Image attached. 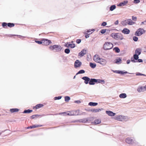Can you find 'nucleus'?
Instances as JSON below:
<instances>
[{"label":"nucleus","instance_id":"nucleus-1","mask_svg":"<svg viewBox=\"0 0 146 146\" xmlns=\"http://www.w3.org/2000/svg\"><path fill=\"white\" fill-rule=\"evenodd\" d=\"M65 114V115H79L78 110L71 111H68L67 112H63L60 113V114Z\"/></svg>","mask_w":146,"mask_h":146},{"label":"nucleus","instance_id":"nucleus-2","mask_svg":"<svg viewBox=\"0 0 146 146\" xmlns=\"http://www.w3.org/2000/svg\"><path fill=\"white\" fill-rule=\"evenodd\" d=\"M135 22L133 21L131 19H130L123 21L121 22L123 26L127 25H132L135 24Z\"/></svg>","mask_w":146,"mask_h":146},{"label":"nucleus","instance_id":"nucleus-3","mask_svg":"<svg viewBox=\"0 0 146 146\" xmlns=\"http://www.w3.org/2000/svg\"><path fill=\"white\" fill-rule=\"evenodd\" d=\"M113 44L109 42H106L104 44L103 48L105 50H110L113 47Z\"/></svg>","mask_w":146,"mask_h":146},{"label":"nucleus","instance_id":"nucleus-4","mask_svg":"<svg viewBox=\"0 0 146 146\" xmlns=\"http://www.w3.org/2000/svg\"><path fill=\"white\" fill-rule=\"evenodd\" d=\"M49 48L51 50H55L56 51L59 52L61 50L62 48L60 45H55L53 46H50Z\"/></svg>","mask_w":146,"mask_h":146},{"label":"nucleus","instance_id":"nucleus-5","mask_svg":"<svg viewBox=\"0 0 146 146\" xmlns=\"http://www.w3.org/2000/svg\"><path fill=\"white\" fill-rule=\"evenodd\" d=\"M111 36L113 38H114L117 40H122L123 38L121 37L122 35L118 33H112Z\"/></svg>","mask_w":146,"mask_h":146},{"label":"nucleus","instance_id":"nucleus-6","mask_svg":"<svg viewBox=\"0 0 146 146\" xmlns=\"http://www.w3.org/2000/svg\"><path fill=\"white\" fill-rule=\"evenodd\" d=\"M145 31L143 29L139 28L136 32L135 35L137 36H141L144 33Z\"/></svg>","mask_w":146,"mask_h":146},{"label":"nucleus","instance_id":"nucleus-7","mask_svg":"<svg viewBox=\"0 0 146 146\" xmlns=\"http://www.w3.org/2000/svg\"><path fill=\"white\" fill-rule=\"evenodd\" d=\"M42 44L43 45L47 46L49 45L51 43L50 40L47 39L43 38L42 39Z\"/></svg>","mask_w":146,"mask_h":146},{"label":"nucleus","instance_id":"nucleus-8","mask_svg":"<svg viewBox=\"0 0 146 146\" xmlns=\"http://www.w3.org/2000/svg\"><path fill=\"white\" fill-rule=\"evenodd\" d=\"M103 82L104 83V81L103 80L100 79H92V85H94L95 83H101Z\"/></svg>","mask_w":146,"mask_h":146},{"label":"nucleus","instance_id":"nucleus-9","mask_svg":"<svg viewBox=\"0 0 146 146\" xmlns=\"http://www.w3.org/2000/svg\"><path fill=\"white\" fill-rule=\"evenodd\" d=\"M82 63L78 60H76L74 63V67L75 68L79 67L80 66Z\"/></svg>","mask_w":146,"mask_h":146},{"label":"nucleus","instance_id":"nucleus-10","mask_svg":"<svg viewBox=\"0 0 146 146\" xmlns=\"http://www.w3.org/2000/svg\"><path fill=\"white\" fill-rule=\"evenodd\" d=\"M146 90V88L145 86H140L137 89V91L139 92H144Z\"/></svg>","mask_w":146,"mask_h":146},{"label":"nucleus","instance_id":"nucleus-11","mask_svg":"<svg viewBox=\"0 0 146 146\" xmlns=\"http://www.w3.org/2000/svg\"><path fill=\"white\" fill-rule=\"evenodd\" d=\"M106 61L104 59L100 58L98 63H100L102 65H105L106 63Z\"/></svg>","mask_w":146,"mask_h":146},{"label":"nucleus","instance_id":"nucleus-12","mask_svg":"<svg viewBox=\"0 0 146 146\" xmlns=\"http://www.w3.org/2000/svg\"><path fill=\"white\" fill-rule=\"evenodd\" d=\"M128 2L127 1H124L123 2L120 3L118 6H123L126 5Z\"/></svg>","mask_w":146,"mask_h":146},{"label":"nucleus","instance_id":"nucleus-13","mask_svg":"<svg viewBox=\"0 0 146 146\" xmlns=\"http://www.w3.org/2000/svg\"><path fill=\"white\" fill-rule=\"evenodd\" d=\"M82 79L85 80L84 83L86 84H87L89 82V81L90 80V79L88 77L86 76L82 78Z\"/></svg>","mask_w":146,"mask_h":146},{"label":"nucleus","instance_id":"nucleus-14","mask_svg":"<svg viewBox=\"0 0 146 146\" xmlns=\"http://www.w3.org/2000/svg\"><path fill=\"white\" fill-rule=\"evenodd\" d=\"M126 142L128 143L132 144L133 142V140L130 138H127L126 139Z\"/></svg>","mask_w":146,"mask_h":146},{"label":"nucleus","instance_id":"nucleus-15","mask_svg":"<svg viewBox=\"0 0 146 146\" xmlns=\"http://www.w3.org/2000/svg\"><path fill=\"white\" fill-rule=\"evenodd\" d=\"M86 50L84 49L83 50L79 53V56H80L81 57L83 56L86 54Z\"/></svg>","mask_w":146,"mask_h":146},{"label":"nucleus","instance_id":"nucleus-16","mask_svg":"<svg viewBox=\"0 0 146 146\" xmlns=\"http://www.w3.org/2000/svg\"><path fill=\"white\" fill-rule=\"evenodd\" d=\"M100 58H99L98 55H95L93 58L94 60L96 62H98V61L99 60Z\"/></svg>","mask_w":146,"mask_h":146},{"label":"nucleus","instance_id":"nucleus-17","mask_svg":"<svg viewBox=\"0 0 146 146\" xmlns=\"http://www.w3.org/2000/svg\"><path fill=\"white\" fill-rule=\"evenodd\" d=\"M130 31L127 29L124 28L122 31V32L125 34H128L130 33Z\"/></svg>","mask_w":146,"mask_h":146},{"label":"nucleus","instance_id":"nucleus-18","mask_svg":"<svg viewBox=\"0 0 146 146\" xmlns=\"http://www.w3.org/2000/svg\"><path fill=\"white\" fill-rule=\"evenodd\" d=\"M106 112L109 115L113 116L115 115V113L110 111H106Z\"/></svg>","mask_w":146,"mask_h":146},{"label":"nucleus","instance_id":"nucleus-19","mask_svg":"<svg viewBox=\"0 0 146 146\" xmlns=\"http://www.w3.org/2000/svg\"><path fill=\"white\" fill-rule=\"evenodd\" d=\"M90 32H91V31L89 30V31H88L86 32H85V34H86L85 37L86 38H88L89 37V35L91 33H90Z\"/></svg>","mask_w":146,"mask_h":146},{"label":"nucleus","instance_id":"nucleus-20","mask_svg":"<svg viewBox=\"0 0 146 146\" xmlns=\"http://www.w3.org/2000/svg\"><path fill=\"white\" fill-rule=\"evenodd\" d=\"M19 111V110L17 108L11 109L10 110V111L11 113L17 112H18Z\"/></svg>","mask_w":146,"mask_h":146},{"label":"nucleus","instance_id":"nucleus-21","mask_svg":"<svg viewBox=\"0 0 146 146\" xmlns=\"http://www.w3.org/2000/svg\"><path fill=\"white\" fill-rule=\"evenodd\" d=\"M43 106V105L42 104H39L36 105L35 107L36 109H39Z\"/></svg>","mask_w":146,"mask_h":146},{"label":"nucleus","instance_id":"nucleus-22","mask_svg":"<svg viewBox=\"0 0 146 146\" xmlns=\"http://www.w3.org/2000/svg\"><path fill=\"white\" fill-rule=\"evenodd\" d=\"M101 122V120L100 119H97L94 122L92 123L94 124H98L100 123Z\"/></svg>","mask_w":146,"mask_h":146},{"label":"nucleus","instance_id":"nucleus-23","mask_svg":"<svg viewBox=\"0 0 146 146\" xmlns=\"http://www.w3.org/2000/svg\"><path fill=\"white\" fill-rule=\"evenodd\" d=\"M116 119L118 120L119 121H122L123 118L122 116L119 115L116 117Z\"/></svg>","mask_w":146,"mask_h":146},{"label":"nucleus","instance_id":"nucleus-24","mask_svg":"<svg viewBox=\"0 0 146 146\" xmlns=\"http://www.w3.org/2000/svg\"><path fill=\"white\" fill-rule=\"evenodd\" d=\"M119 97L121 98H125L126 96V95L125 94V93H122L119 96Z\"/></svg>","mask_w":146,"mask_h":146},{"label":"nucleus","instance_id":"nucleus-25","mask_svg":"<svg viewBox=\"0 0 146 146\" xmlns=\"http://www.w3.org/2000/svg\"><path fill=\"white\" fill-rule=\"evenodd\" d=\"M32 110L29 109H28V110H25L23 112V113H29L32 112Z\"/></svg>","mask_w":146,"mask_h":146},{"label":"nucleus","instance_id":"nucleus-26","mask_svg":"<svg viewBox=\"0 0 146 146\" xmlns=\"http://www.w3.org/2000/svg\"><path fill=\"white\" fill-rule=\"evenodd\" d=\"M136 54L139 55L141 54V50L139 48H137L135 51Z\"/></svg>","mask_w":146,"mask_h":146},{"label":"nucleus","instance_id":"nucleus-27","mask_svg":"<svg viewBox=\"0 0 146 146\" xmlns=\"http://www.w3.org/2000/svg\"><path fill=\"white\" fill-rule=\"evenodd\" d=\"M7 25L8 27L11 28L14 27L15 24L13 23H7Z\"/></svg>","mask_w":146,"mask_h":146},{"label":"nucleus","instance_id":"nucleus-28","mask_svg":"<svg viewBox=\"0 0 146 146\" xmlns=\"http://www.w3.org/2000/svg\"><path fill=\"white\" fill-rule=\"evenodd\" d=\"M114 72H115L116 73H118V74H124V73L126 74L127 73V72H123V71H115Z\"/></svg>","mask_w":146,"mask_h":146},{"label":"nucleus","instance_id":"nucleus-29","mask_svg":"<svg viewBox=\"0 0 146 146\" xmlns=\"http://www.w3.org/2000/svg\"><path fill=\"white\" fill-rule=\"evenodd\" d=\"M113 50H115V51L116 53H119L120 52V49L117 47H115L113 49Z\"/></svg>","mask_w":146,"mask_h":146},{"label":"nucleus","instance_id":"nucleus-30","mask_svg":"<svg viewBox=\"0 0 146 146\" xmlns=\"http://www.w3.org/2000/svg\"><path fill=\"white\" fill-rule=\"evenodd\" d=\"M68 47H69L71 48H74L75 46V45L74 44H69L67 46Z\"/></svg>","mask_w":146,"mask_h":146},{"label":"nucleus","instance_id":"nucleus-31","mask_svg":"<svg viewBox=\"0 0 146 146\" xmlns=\"http://www.w3.org/2000/svg\"><path fill=\"white\" fill-rule=\"evenodd\" d=\"M101 110L100 109H92V111L93 112H98Z\"/></svg>","mask_w":146,"mask_h":146},{"label":"nucleus","instance_id":"nucleus-32","mask_svg":"<svg viewBox=\"0 0 146 146\" xmlns=\"http://www.w3.org/2000/svg\"><path fill=\"white\" fill-rule=\"evenodd\" d=\"M7 23L5 22H3L2 23V26L4 28H7Z\"/></svg>","mask_w":146,"mask_h":146},{"label":"nucleus","instance_id":"nucleus-33","mask_svg":"<svg viewBox=\"0 0 146 146\" xmlns=\"http://www.w3.org/2000/svg\"><path fill=\"white\" fill-rule=\"evenodd\" d=\"M116 8V6L115 5H113L111 6L110 7V10L111 11H113Z\"/></svg>","mask_w":146,"mask_h":146},{"label":"nucleus","instance_id":"nucleus-34","mask_svg":"<svg viewBox=\"0 0 146 146\" xmlns=\"http://www.w3.org/2000/svg\"><path fill=\"white\" fill-rule=\"evenodd\" d=\"M70 100V98L69 96H66L65 98V100L66 102H68Z\"/></svg>","mask_w":146,"mask_h":146},{"label":"nucleus","instance_id":"nucleus-35","mask_svg":"<svg viewBox=\"0 0 146 146\" xmlns=\"http://www.w3.org/2000/svg\"><path fill=\"white\" fill-rule=\"evenodd\" d=\"M85 72V71L83 70H80L76 74H80L84 73Z\"/></svg>","mask_w":146,"mask_h":146},{"label":"nucleus","instance_id":"nucleus-36","mask_svg":"<svg viewBox=\"0 0 146 146\" xmlns=\"http://www.w3.org/2000/svg\"><path fill=\"white\" fill-rule=\"evenodd\" d=\"M39 115H33L31 116V118L32 119H33L35 118V117H36L39 116Z\"/></svg>","mask_w":146,"mask_h":146},{"label":"nucleus","instance_id":"nucleus-37","mask_svg":"<svg viewBox=\"0 0 146 146\" xmlns=\"http://www.w3.org/2000/svg\"><path fill=\"white\" fill-rule=\"evenodd\" d=\"M121 60L120 58L118 59H116V61L115 62V63H121Z\"/></svg>","mask_w":146,"mask_h":146},{"label":"nucleus","instance_id":"nucleus-38","mask_svg":"<svg viewBox=\"0 0 146 146\" xmlns=\"http://www.w3.org/2000/svg\"><path fill=\"white\" fill-rule=\"evenodd\" d=\"M133 57L135 59L137 60V59H138L139 57H138V55L137 54H135L133 56Z\"/></svg>","mask_w":146,"mask_h":146},{"label":"nucleus","instance_id":"nucleus-39","mask_svg":"<svg viewBox=\"0 0 146 146\" xmlns=\"http://www.w3.org/2000/svg\"><path fill=\"white\" fill-rule=\"evenodd\" d=\"M66 54H68L70 52V50L69 49H66L64 50Z\"/></svg>","mask_w":146,"mask_h":146},{"label":"nucleus","instance_id":"nucleus-40","mask_svg":"<svg viewBox=\"0 0 146 146\" xmlns=\"http://www.w3.org/2000/svg\"><path fill=\"white\" fill-rule=\"evenodd\" d=\"M106 29H102L100 31V32L102 34H104L106 32Z\"/></svg>","mask_w":146,"mask_h":146},{"label":"nucleus","instance_id":"nucleus-41","mask_svg":"<svg viewBox=\"0 0 146 146\" xmlns=\"http://www.w3.org/2000/svg\"><path fill=\"white\" fill-rule=\"evenodd\" d=\"M32 126H33V128H35L37 127H40V126H42L40 125H32Z\"/></svg>","mask_w":146,"mask_h":146},{"label":"nucleus","instance_id":"nucleus-42","mask_svg":"<svg viewBox=\"0 0 146 146\" xmlns=\"http://www.w3.org/2000/svg\"><path fill=\"white\" fill-rule=\"evenodd\" d=\"M35 42L39 44H42V39L40 41L37 40Z\"/></svg>","mask_w":146,"mask_h":146},{"label":"nucleus","instance_id":"nucleus-43","mask_svg":"<svg viewBox=\"0 0 146 146\" xmlns=\"http://www.w3.org/2000/svg\"><path fill=\"white\" fill-rule=\"evenodd\" d=\"M138 40V38L137 37L134 36L133 37V40L135 41H137Z\"/></svg>","mask_w":146,"mask_h":146},{"label":"nucleus","instance_id":"nucleus-44","mask_svg":"<svg viewBox=\"0 0 146 146\" xmlns=\"http://www.w3.org/2000/svg\"><path fill=\"white\" fill-rule=\"evenodd\" d=\"M62 97L60 96H58V97H56L54 98V99L55 100H59Z\"/></svg>","mask_w":146,"mask_h":146},{"label":"nucleus","instance_id":"nucleus-45","mask_svg":"<svg viewBox=\"0 0 146 146\" xmlns=\"http://www.w3.org/2000/svg\"><path fill=\"white\" fill-rule=\"evenodd\" d=\"M132 19L133 21H137V18L136 17H134L133 16H132Z\"/></svg>","mask_w":146,"mask_h":146},{"label":"nucleus","instance_id":"nucleus-46","mask_svg":"<svg viewBox=\"0 0 146 146\" xmlns=\"http://www.w3.org/2000/svg\"><path fill=\"white\" fill-rule=\"evenodd\" d=\"M136 76H146V75L145 74H141V73H137L136 74Z\"/></svg>","mask_w":146,"mask_h":146},{"label":"nucleus","instance_id":"nucleus-47","mask_svg":"<svg viewBox=\"0 0 146 146\" xmlns=\"http://www.w3.org/2000/svg\"><path fill=\"white\" fill-rule=\"evenodd\" d=\"M140 2L139 0H134L133 1V3H137Z\"/></svg>","mask_w":146,"mask_h":146},{"label":"nucleus","instance_id":"nucleus-48","mask_svg":"<svg viewBox=\"0 0 146 146\" xmlns=\"http://www.w3.org/2000/svg\"><path fill=\"white\" fill-rule=\"evenodd\" d=\"M81 42V40L80 39H78L76 40V42L78 44L80 43Z\"/></svg>","mask_w":146,"mask_h":146},{"label":"nucleus","instance_id":"nucleus-49","mask_svg":"<svg viewBox=\"0 0 146 146\" xmlns=\"http://www.w3.org/2000/svg\"><path fill=\"white\" fill-rule=\"evenodd\" d=\"M96 66V64L95 63H92V68H94Z\"/></svg>","mask_w":146,"mask_h":146},{"label":"nucleus","instance_id":"nucleus-50","mask_svg":"<svg viewBox=\"0 0 146 146\" xmlns=\"http://www.w3.org/2000/svg\"><path fill=\"white\" fill-rule=\"evenodd\" d=\"M107 25V23L106 22H103L102 25H101L102 26H106V25Z\"/></svg>","mask_w":146,"mask_h":146},{"label":"nucleus","instance_id":"nucleus-51","mask_svg":"<svg viewBox=\"0 0 146 146\" xmlns=\"http://www.w3.org/2000/svg\"><path fill=\"white\" fill-rule=\"evenodd\" d=\"M98 103H97L92 102V106H95L97 105Z\"/></svg>","mask_w":146,"mask_h":146},{"label":"nucleus","instance_id":"nucleus-52","mask_svg":"<svg viewBox=\"0 0 146 146\" xmlns=\"http://www.w3.org/2000/svg\"><path fill=\"white\" fill-rule=\"evenodd\" d=\"M74 102L75 103H81L80 101L79 100L75 101Z\"/></svg>","mask_w":146,"mask_h":146},{"label":"nucleus","instance_id":"nucleus-53","mask_svg":"<svg viewBox=\"0 0 146 146\" xmlns=\"http://www.w3.org/2000/svg\"><path fill=\"white\" fill-rule=\"evenodd\" d=\"M131 60L132 62H135V60H134V58H131Z\"/></svg>","mask_w":146,"mask_h":146},{"label":"nucleus","instance_id":"nucleus-54","mask_svg":"<svg viewBox=\"0 0 146 146\" xmlns=\"http://www.w3.org/2000/svg\"><path fill=\"white\" fill-rule=\"evenodd\" d=\"M138 60V62H143L142 60L141 59H139Z\"/></svg>","mask_w":146,"mask_h":146},{"label":"nucleus","instance_id":"nucleus-55","mask_svg":"<svg viewBox=\"0 0 146 146\" xmlns=\"http://www.w3.org/2000/svg\"><path fill=\"white\" fill-rule=\"evenodd\" d=\"M130 62V60H128L127 61V64H129Z\"/></svg>","mask_w":146,"mask_h":146},{"label":"nucleus","instance_id":"nucleus-56","mask_svg":"<svg viewBox=\"0 0 146 146\" xmlns=\"http://www.w3.org/2000/svg\"><path fill=\"white\" fill-rule=\"evenodd\" d=\"M118 23V20L116 21L115 23V25H117Z\"/></svg>","mask_w":146,"mask_h":146},{"label":"nucleus","instance_id":"nucleus-57","mask_svg":"<svg viewBox=\"0 0 146 146\" xmlns=\"http://www.w3.org/2000/svg\"><path fill=\"white\" fill-rule=\"evenodd\" d=\"M27 128L28 129H29V128H31V129L33 128V126H30V127H28Z\"/></svg>","mask_w":146,"mask_h":146},{"label":"nucleus","instance_id":"nucleus-58","mask_svg":"<svg viewBox=\"0 0 146 146\" xmlns=\"http://www.w3.org/2000/svg\"><path fill=\"white\" fill-rule=\"evenodd\" d=\"M89 84L90 85H91V79L89 81Z\"/></svg>","mask_w":146,"mask_h":146},{"label":"nucleus","instance_id":"nucleus-59","mask_svg":"<svg viewBox=\"0 0 146 146\" xmlns=\"http://www.w3.org/2000/svg\"><path fill=\"white\" fill-rule=\"evenodd\" d=\"M89 105L90 106H91V102H90L89 103Z\"/></svg>","mask_w":146,"mask_h":146},{"label":"nucleus","instance_id":"nucleus-60","mask_svg":"<svg viewBox=\"0 0 146 146\" xmlns=\"http://www.w3.org/2000/svg\"><path fill=\"white\" fill-rule=\"evenodd\" d=\"M91 62L90 63V66L91 67Z\"/></svg>","mask_w":146,"mask_h":146},{"label":"nucleus","instance_id":"nucleus-61","mask_svg":"<svg viewBox=\"0 0 146 146\" xmlns=\"http://www.w3.org/2000/svg\"><path fill=\"white\" fill-rule=\"evenodd\" d=\"M142 24H144V22H143L141 23Z\"/></svg>","mask_w":146,"mask_h":146},{"label":"nucleus","instance_id":"nucleus-62","mask_svg":"<svg viewBox=\"0 0 146 146\" xmlns=\"http://www.w3.org/2000/svg\"><path fill=\"white\" fill-rule=\"evenodd\" d=\"M1 134V133L0 132V135Z\"/></svg>","mask_w":146,"mask_h":146},{"label":"nucleus","instance_id":"nucleus-63","mask_svg":"<svg viewBox=\"0 0 146 146\" xmlns=\"http://www.w3.org/2000/svg\"><path fill=\"white\" fill-rule=\"evenodd\" d=\"M13 36H16V35H13Z\"/></svg>","mask_w":146,"mask_h":146},{"label":"nucleus","instance_id":"nucleus-64","mask_svg":"<svg viewBox=\"0 0 146 146\" xmlns=\"http://www.w3.org/2000/svg\"><path fill=\"white\" fill-rule=\"evenodd\" d=\"M145 88H146V85H145Z\"/></svg>","mask_w":146,"mask_h":146}]
</instances>
